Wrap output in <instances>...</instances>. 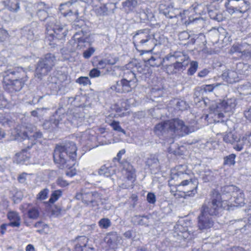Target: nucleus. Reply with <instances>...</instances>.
I'll use <instances>...</instances> for the list:
<instances>
[{
	"instance_id": "c03bdc74",
	"label": "nucleus",
	"mask_w": 251,
	"mask_h": 251,
	"mask_svg": "<svg viewBox=\"0 0 251 251\" xmlns=\"http://www.w3.org/2000/svg\"><path fill=\"white\" fill-rule=\"evenodd\" d=\"M198 67V64L196 61H192L190 63V67L188 69V73L190 75H193L196 72Z\"/></svg>"
},
{
	"instance_id": "423d86ee",
	"label": "nucleus",
	"mask_w": 251,
	"mask_h": 251,
	"mask_svg": "<svg viewBox=\"0 0 251 251\" xmlns=\"http://www.w3.org/2000/svg\"><path fill=\"white\" fill-rule=\"evenodd\" d=\"M151 34L149 29L137 31L133 36V43L136 49L142 48L146 49L144 52H151L153 49L154 43L151 41Z\"/></svg>"
},
{
	"instance_id": "7ed1b4c3",
	"label": "nucleus",
	"mask_w": 251,
	"mask_h": 251,
	"mask_svg": "<svg viewBox=\"0 0 251 251\" xmlns=\"http://www.w3.org/2000/svg\"><path fill=\"white\" fill-rule=\"evenodd\" d=\"M190 174L191 171L187 169L186 165H180L172 171L171 177L172 179L176 181L184 179L177 185L178 186L187 187V191L185 192V196L193 197L197 193L198 181L196 179L190 178Z\"/></svg>"
},
{
	"instance_id": "f257e3e1",
	"label": "nucleus",
	"mask_w": 251,
	"mask_h": 251,
	"mask_svg": "<svg viewBox=\"0 0 251 251\" xmlns=\"http://www.w3.org/2000/svg\"><path fill=\"white\" fill-rule=\"evenodd\" d=\"M223 195L216 191L212 192L211 202L208 206L203 205L199 216L198 226L201 230L212 226L213 222L210 216L218 215L224 209L229 210L233 206H242L245 203L244 194L242 190L234 185L225 186Z\"/></svg>"
},
{
	"instance_id": "7c9ffc66",
	"label": "nucleus",
	"mask_w": 251,
	"mask_h": 251,
	"mask_svg": "<svg viewBox=\"0 0 251 251\" xmlns=\"http://www.w3.org/2000/svg\"><path fill=\"white\" fill-rule=\"evenodd\" d=\"M236 139H237V135L232 132L226 133L223 135V140L227 143L232 144L235 142Z\"/></svg>"
},
{
	"instance_id": "5fc2aeb1",
	"label": "nucleus",
	"mask_w": 251,
	"mask_h": 251,
	"mask_svg": "<svg viewBox=\"0 0 251 251\" xmlns=\"http://www.w3.org/2000/svg\"><path fill=\"white\" fill-rule=\"evenodd\" d=\"M56 183L60 187H65L68 185V182L61 177L58 178L56 180Z\"/></svg>"
},
{
	"instance_id": "052dcab7",
	"label": "nucleus",
	"mask_w": 251,
	"mask_h": 251,
	"mask_svg": "<svg viewBox=\"0 0 251 251\" xmlns=\"http://www.w3.org/2000/svg\"><path fill=\"white\" fill-rule=\"evenodd\" d=\"M177 106L178 108L181 110H183L187 107L185 102L183 100L178 101L177 102Z\"/></svg>"
},
{
	"instance_id": "4468645a",
	"label": "nucleus",
	"mask_w": 251,
	"mask_h": 251,
	"mask_svg": "<svg viewBox=\"0 0 251 251\" xmlns=\"http://www.w3.org/2000/svg\"><path fill=\"white\" fill-rule=\"evenodd\" d=\"M174 237H177L178 239H188L190 234L186 227H184L179 223L174 226Z\"/></svg>"
},
{
	"instance_id": "f704fd0d",
	"label": "nucleus",
	"mask_w": 251,
	"mask_h": 251,
	"mask_svg": "<svg viewBox=\"0 0 251 251\" xmlns=\"http://www.w3.org/2000/svg\"><path fill=\"white\" fill-rule=\"evenodd\" d=\"M84 116L82 114H76V115L73 116V119L71 122L74 125L78 126L82 124Z\"/></svg>"
},
{
	"instance_id": "e433bc0d",
	"label": "nucleus",
	"mask_w": 251,
	"mask_h": 251,
	"mask_svg": "<svg viewBox=\"0 0 251 251\" xmlns=\"http://www.w3.org/2000/svg\"><path fill=\"white\" fill-rule=\"evenodd\" d=\"M62 192L60 190L54 191L51 195V197L49 201V202L53 203L58 200V199L62 196Z\"/></svg>"
},
{
	"instance_id": "9b49d317",
	"label": "nucleus",
	"mask_w": 251,
	"mask_h": 251,
	"mask_svg": "<svg viewBox=\"0 0 251 251\" xmlns=\"http://www.w3.org/2000/svg\"><path fill=\"white\" fill-rule=\"evenodd\" d=\"M137 85L133 81L122 79L118 81L116 84L111 87V89L118 93H127L132 91Z\"/></svg>"
},
{
	"instance_id": "5701e85b",
	"label": "nucleus",
	"mask_w": 251,
	"mask_h": 251,
	"mask_svg": "<svg viewBox=\"0 0 251 251\" xmlns=\"http://www.w3.org/2000/svg\"><path fill=\"white\" fill-rule=\"evenodd\" d=\"M122 1V8L125 10H131L137 5V0H119Z\"/></svg>"
},
{
	"instance_id": "ddd939ff",
	"label": "nucleus",
	"mask_w": 251,
	"mask_h": 251,
	"mask_svg": "<svg viewBox=\"0 0 251 251\" xmlns=\"http://www.w3.org/2000/svg\"><path fill=\"white\" fill-rule=\"evenodd\" d=\"M20 210L24 213L27 210V215L29 219L36 220L39 216V211L37 207L32 206L31 203H24L20 206Z\"/></svg>"
},
{
	"instance_id": "2eb2a0df",
	"label": "nucleus",
	"mask_w": 251,
	"mask_h": 251,
	"mask_svg": "<svg viewBox=\"0 0 251 251\" xmlns=\"http://www.w3.org/2000/svg\"><path fill=\"white\" fill-rule=\"evenodd\" d=\"M222 78L229 83H233L238 81L239 75L236 71L227 70L223 73Z\"/></svg>"
},
{
	"instance_id": "9d476101",
	"label": "nucleus",
	"mask_w": 251,
	"mask_h": 251,
	"mask_svg": "<svg viewBox=\"0 0 251 251\" xmlns=\"http://www.w3.org/2000/svg\"><path fill=\"white\" fill-rule=\"evenodd\" d=\"M10 75H16V72L11 70H8L3 73V82L8 87V89L12 88L15 91H20L23 87L25 80L23 78L17 79L16 77H9Z\"/></svg>"
},
{
	"instance_id": "13d9d810",
	"label": "nucleus",
	"mask_w": 251,
	"mask_h": 251,
	"mask_svg": "<svg viewBox=\"0 0 251 251\" xmlns=\"http://www.w3.org/2000/svg\"><path fill=\"white\" fill-rule=\"evenodd\" d=\"M157 159L153 157L152 158H149L146 161V164L149 167H151L155 164H157Z\"/></svg>"
},
{
	"instance_id": "09e8293b",
	"label": "nucleus",
	"mask_w": 251,
	"mask_h": 251,
	"mask_svg": "<svg viewBox=\"0 0 251 251\" xmlns=\"http://www.w3.org/2000/svg\"><path fill=\"white\" fill-rule=\"evenodd\" d=\"M100 71L98 69L94 68L89 72V76L92 78L98 77L100 75Z\"/></svg>"
},
{
	"instance_id": "bf43d9fd",
	"label": "nucleus",
	"mask_w": 251,
	"mask_h": 251,
	"mask_svg": "<svg viewBox=\"0 0 251 251\" xmlns=\"http://www.w3.org/2000/svg\"><path fill=\"white\" fill-rule=\"evenodd\" d=\"M78 43H77L76 49H81L85 46L83 45L85 42V40L83 38H78Z\"/></svg>"
},
{
	"instance_id": "69168bd1",
	"label": "nucleus",
	"mask_w": 251,
	"mask_h": 251,
	"mask_svg": "<svg viewBox=\"0 0 251 251\" xmlns=\"http://www.w3.org/2000/svg\"><path fill=\"white\" fill-rule=\"evenodd\" d=\"M246 138L247 140V146H251V132L250 133H246L245 134Z\"/></svg>"
},
{
	"instance_id": "864d4df0",
	"label": "nucleus",
	"mask_w": 251,
	"mask_h": 251,
	"mask_svg": "<svg viewBox=\"0 0 251 251\" xmlns=\"http://www.w3.org/2000/svg\"><path fill=\"white\" fill-rule=\"evenodd\" d=\"M7 158L0 159V171H3L7 166Z\"/></svg>"
},
{
	"instance_id": "c85d7f7f",
	"label": "nucleus",
	"mask_w": 251,
	"mask_h": 251,
	"mask_svg": "<svg viewBox=\"0 0 251 251\" xmlns=\"http://www.w3.org/2000/svg\"><path fill=\"white\" fill-rule=\"evenodd\" d=\"M133 221L135 224L140 225L148 226L149 224L148 218L147 216L136 215L133 218Z\"/></svg>"
},
{
	"instance_id": "412c9836",
	"label": "nucleus",
	"mask_w": 251,
	"mask_h": 251,
	"mask_svg": "<svg viewBox=\"0 0 251 251\" xmlns=\"http://www.w3.org/2000/svg\"><path fill=\"white\" fill-rule=\"evenodd\" d=\"M59 121L56 119L55 116H52L49 121H46L43 126L46 129L52 130L58 126Z\"/></svg>"
},
{
	"instance_id": "6e6552de",
	"label": "nucleus",
	"mask_w": 251,
	"mask_h": 251,
	"mask_svg": "<svg viewBox=\"0 0 251 251\" xmlns=\"http://www.w3.org/2000/svg\"><path fill=\"white\" fill-rule=\"evenodd\" d=\"M55 56L51 54H47L45 58L40 60L36 69V75L38 78L48 74L54 65L55 62Z\"/></svg>"
},
{
	"instance_id": "a211bd4d",
	"label": "nucleus",
	"mask_w": 251,
	"mask_h": 251,
	"mask_svg": "<svg viewBox=\"0 0 251 251\" xmlns=\"http://www.w3.org/2000/svg\"><path fill=\"white\" fill-rule=\"evenodd\" d=\"M120 237L115 233L107 234L104 238V241L107 244L109 248L114 249L117 248L118 241L120 240Z\"/></svg>"
},
{
	"instance_id": "79ce46f5",
	"label": "nucleus",
	"mask_w": 251,
	"mask_h": 251,
	"mask_svg": "<svg viewBox=\"0 0 251 251\" xmlns=\"http://www.w3.org/2000/svg\"><path fill=\"white\" fill-rule=\"evenodd\" d=\"M95 8H96V10L97 11V12L100 15L104 14L108 11L106 5L102 4L100 1L99 3V6H97V7H95Z\"/></svg>"
},
{
	"instance_id": "f8f14e48",
	"label": "nucleus",
	"mask_w": 251,
	"mask_h": 251,
	"mask_svg": "<svg viewBox=\"0 0 251 251\" xmlns=\"http://www.w3.org/2000/svg\"><path fill=\"white\" fill-rule=\"evenodd\" d=\"M250 46L246 43L234 44L231 49L230 52L239 53V56L243 59H248L251 57V51L249 48Z\"/></svg>"
},
{
	"instance_id": "dca6fc26",
	"label": "nucleus",
	"mask_w": 251,
	"mask_h": 251,
	"mask_svg": "<svg viewBox=\"0 0 251 251\" xmlns=\"http://www.w3.org/2000/svg\"><path fill=\"white\" fill-rule=\"evenodd\" d=\"M181 12L180 10L177 9H175L173 7L168 6L163 11V14L167 17L170 19L174 18H177L180 17L181 19L184 18V13Z\"/></svg>"
},
{
	"instance_id": "6e6d98bb",
	"label": "nucleus",
	"mask_w": 251,
	"mask_h": 251,
	"mask_svg": "<svg viewBox=\"0 0 251 251\" xmlns=\"http://www.w3.org/2000/svg\"><path fill=\"white\" fill-rule=\"evenodd\" d=\"M174 67L177 71H180L184 69L185 65L182 62H176L174 64Z\"/></svg>"
},
{
	"instance_id": "4d7b16f0",
	"label": "nucleus",
	"mask_w": 251,
	"mask_h": 251,
	"mask_svg": "<svg viewBox=\"0 0 251 251\" xmlns=\"http://www.w3.org/2000/svg\"><path fill=\"white\" fill-rule=\"evenodd\" d=\"M84 2L89 5H91L94 8L97 7L99 6L100 0H83Z\"/></svg>"
},
{
	"instance_id": "3c124183",
	"label": "nucleus",
	"mask_w": 251,
	"mask_h": 251,
	"mask_svg": "<svg viewBox=\"0 0 251 251\" xmlns=\"http://www.w3.org/2000/svg\"><path fill=\"white\" fill-rule=\"evenodd\" d=\"M95 50L93 48H90L83 52V57L88 59L94 53Z\"/></svg>"
},
{
	"instance_id": "a18cd8bd",
	"label": "nucleus",
	"mask_w": 251,
	"mask_h": 251,
	"mask_svg": "<svg viewBox=\"0 0 251 251\" xmlns=\"http://www.w3.org/2000/svg\"><path fill=\"white\" fill-rule=\"evenodd\" d=\"M106 60V62L108 65H114L118 61L119 59L117 57L109 55L106 58H105Z\"/></svg>"
},
{
	"instance_id": "58836bf2",
	"label": "nucleus",
	"mask_w": 251,
	"mask_h": 251,
	"mask_svg": "<svg viewBox=\"0 0 251 251\" xmlns=\"http://www.w3.org/2000/svg\"><path fill=\"white\" fill-rule=\"evenodd\" d=\"M0 123L4 126H10L12 121L10 120L8 116H6L4 114L0 113Z\"/></svg>"
},
{
	"instance_id": "c9c22d12",
	"label": "nucleus",
	"mask_w": 251,
	"mask_h": 251,
	"mask_svg": "<svg viewBox=\"0 0 251 251\" xmlns=\"http://www.w3.org/2000/svg\"><path fill=\"white\" fill-rule=\"evenodd\" d=\"M123 174H124L126 176L127 179L128 180L131 181V182L134 180L135 176L134 171L132 170L131 169H130L129 167L126 170H124Z\"/></svg>"
},
{
	"instance_id": "1a4fd4ad",
	"label": "nucleus",
	"mask_w": 251,
	"mask_h": 251,
	"mask_svg": "<svg viewBox=\"0 0 251 251\" xmlns=\"http://www.w3.org/2000/svg\"><path fill=\"white\" fill-rule=\"evenodd\" d=\"M167 124L169 131L178 136H183L192 132L190 128L186 126L183 121L178 119L169 120Z\"/></svg>"
},
{
	"instance_id": "8fccbe9b",
	"label": "nucleus",
	"mask_w": 251,
	"mask_h": 251,
	"mask_svg": "<svg viewBox=\"0 0 251 251\" xmlns=\"http://www.w3.org/2000/svg\"><path fill=\"white\" fill-rule=\"evenodd\" d=\"M147 200L150 203L154 204L156 202V196L152 193H149L147 195Z\"/></svg>"
},
{
	"instance_id": "f3484780",
	"label": "nucleus",
	"mask_w": 251,
	"mask_h": 251,
	"mask_svg": "<svg viewBox=\"0 0 251 251\" xmlns=\"http://www.w3.org/2000/svg\"><path fill=\"white\" fill-rule=\"evenodd\" d=\"M7 217L10 222L9 226L19 227L21 225V217L18 212L10 211L7 213Z\"/></svg>"
},
{
	"instance_id": "e2e57ef3",
	"label": "nucleus",
	"mask_w": 251,
	"mask_h": 251,
	"mask_svg": "<svg viewBox=\"0 0 251 251\" xmlns=\"http://www.w3.org/2000/svg\"><path fill=\"white\" fill-rule=\"evenodd\" d=\"M108 65L106 62L105 59H103L100 60L98 64V66L101 69L104 68L105 66Z\"/></svg>"
},
{
	"instance_id": "393cba45",
	"label": "nucleus",
	"mask_w": 251,
	"mask_h": 251,
	"mask_svg": "<svg viewBox=\"0 0 251 251\" xmlns=\"http://www.w3.org/2000/svg\"><path fill=\"white\" fill-rule=\"evenodd\" d=\"M122 79H125L131 82L133 81V83L137 84V79L135 74L133 72L128 69L124 70Z\"/></svg>"
},
{
	"instance_id": "37998d69",
	"label": "nucleus",
	"mask_w": 251,
	"mask_h": 251,
	"mask_svg": "<svg viewBox=\"0 0 251 251\" xmlns=\"http://www.w3.org/2000/svg\"><path fill=\"white\" fill-rule=\"evenodd\" d=\"M77 83L83 85V86H86L87 85L91 84V81L88 77L81 76L79 77L76 81Z\"/></svg>"
},
{
	"instance_id": "de8ad7c7",
	"label": "nucleus",
	"mask_w": 251,
	"mask_h": 251,
	"mask_svg": "<svg viewBox=\"0 0 251 251\" xmlns=\"http://www.w3.org/2000/svg\"><path fill=\"white\" fill-rule=\"evenodd\" d=\"M220 83L205 85L203 86V90L205 92H212L215 88L220 86Z\"/></svg>"
},
{
	"instance_id": "603ef678",
	"label": "nucleus",
	"mask_w": 251,
	"mask_h": 251,
	"mask_svg": "<svg viewBox=\"0 0 251 251\" xmlns=\"http://www.w3.org/2000/svg\"><path fill=\"white\" fill-rule=\"evenodd\" d=\"M78 243L77 244H81L82 247L85 248L86 244L88 242V238L85 236H80L77 238Z\"/></svg>"
},
{
	"instance_id": "338daca9",
	"label": "nucleus",
	"mask_w": 251,
	"mask_h": 251,
	"mask_svg": "<svg viewBox=\"0 0 251 251\" xmlns=\"http://www.w3.org/2000/svg\"><path fill=\"white\" fill-rule=\"evenodd\" d=\"M125 153L126 150L125 149L121 150L118 152L117 156L115 158V159H117L118 161H119L121 159L122 156L124 155Z\"/></svg>"
},
{
	"instance_id": "0e129e2a",
	"label": "nucleus",
	"mask_w": 251,
	"mask_h": 251,
	"mask_svg": "<svg viewBox=\"0 0 251 251\" xmlns=\"http://www.w3.org/2000/svg\"><path fill=\"white\" fill-rule=\"evenodd\" d=\"M156 60V58L153 56H151L150 59L148 60L149 64L151 66H158V64L155 62Z\"/></svg>"
},
{
	"instance_id": "473e14b6",
	"label": "nucleus",
	"mask_w": 251,
	"mask_h": 251,
	"mask_svg": "<svg viewBox=\"0 0 251 251\" xmlns=\"http://www.w3.org/2000/svg\"><path fill=\"white\" fill-rule=\"evenodd\" d=\"M164 40V37L159 33H155L154 34H151V41L154 43L153 48L155 46L163 43Z\"/></svg>"
},
{
	"instance_id": "b1692460",
	"label": "nucleus",
	"mask_w": 251,
	"mask_h": 251,
	"mask_svg": "<svg viewBox=\"0 0 251 251\" xmlns=\"http://www.w3.org/2000/svg\"><path fill=\"white\" fill-rule=\"evenodd\" d=\"M168 123V121L164 122H161L157 124L154 127V132L158 135H160L164 132L169 131L168 126H167Z\"/></svg>"
},
{
	"instance_id": "680f3d73",
	"label": "nucleus",
	"mask_w": 251,
	"mask_h": 251,
	"mask_svg": "<svg viewBox=\"0 0 251 251\" xmlns=\"http://www.w3.org/2000/svg\"><path fill=\"white\" fill-rule=\"evenodd\" d=\"M8 33L5 29L0 28V38L1 40H3L7 37Z\"/></svg>"
},
{
	"instance_id": "bb28decb",
	"label": "nucleus",
	"mask_w": 251,
	"mask_h": 251,
	"mask_svg": "<svg viewBox=\"0 0 251 251\" xmlns=\"http://www.w3.org/2000/svg\"><path fill=\"white\" fill-rule=\"evenodd\" d=\"M5 7L11 11H17L19 8V3L18 0H10L8 3L5 1L3 2Z\"/></svg>"
},
{
	"instance_id": "ea45409f",
	"label": "nucleus",
	"mask_w": 251,
	"mask_h": 251,
	"mask_svg": "<svg viewBox=\"0 0 251 251\" xmlns=\"http://www.w3.org/2000/svg\"><path fill=\"white\" fill-rule=\"evenodd\" d=\"M99 226L101 228L107 229L111 226V223L108 218H102L100 219L99 223Z\"/></svg>"
},
{
	"instance_id": "774afa93",
	"label": "nucleus",
	"mask_w": 251,
	"mask_h": 251,
	"mask_svg": "<svg viewBox=\"0 0 251 251\" xmlns=\"http://www.w3.org/2000/svg\"><path fill=\"white\" fill-rule=\"evenodd\" d=\"M245 116L247 119L251 121V107L245 112Z\"/></svg>"
},
{
	"instance_id": "20e7f679",
	"label": "nucleus",
	"mask_w": 251,
	"mask_h": 251,
	"mask_svg": "<svg viewBox=\"0 0 251 251\" xmlns=\"http://www.w3.org/2000/svg\"><path fill=\"white\" fill-rule=\"evenodd\" d=\"M37 15L41 21H44L47 19V31L49 35L48 38L50 40V37L54 40V38L57 39H62L64 38L67 34V29L64 25H62L59 22H57L53 17L47 18L48 13L44 10H39Z\"/></svg>"
},
{
	"instance_id": "2f4dec72",
	"label": "nucleus",
	"mask_w": 251,
	"mask_h": 251,
	"mask_svg": "<svg viewBox=\"0 0 251 251\" xmlns=\"http://www.w3.org/2000/svg\"><path fill=\"white\" fill-rule=\"evenodd\" d=\"M22 34L28 40H32L34 38V31L30 26H27L23 29Z\"/></svg>"
},
{
	"instance_id": "cd10ccee",
	"label": "nucleus",
	"mask_w": 251,
	"mask_h": 251,
	"mask_svg": "<svg viewBox=\"0 0 251 251\" xmlns=\"http://www.w3.org/2000/svg\"><path fill=\"white\" fill-rule=\"evenodd\" d=\"M238 91L240 93L244 96L251 94V84L247 82L246 84L241 85L238 87Z\"/></svg>"
},
{
	"instance_id": "49530a36",
	"label": "nucleus",
	"mask_w": 251,
	"mask_h": 251,
	"mask_svg": "<svg viewBox=\"0 0 251 251\" xmlns=\"http://www.w3.org/2000/svg\"><path fill=\"white\" fill-rule=\"evenodd\" d=\"M49 193L48 189H44L41 191L37 196V199L40 200H44L47 199Z\"/></svg>"
},
{
	"instance_id": "4be33fe9",
	"label": "nucleus",
	"mask_w": 251,
	"mask_h": 251,
	"mask_svg": "<svg viewBox=\"0 0 251 251\" xmlns=\"http://www.w3.org/2000/svg\"><path fill=\"white\" fill-rule=\"evenodd\" d=\"M75 0H72V2L68 1L64 3L61 4L60 5V11L64 16L70 15V13L72 14V10L69 7L74 2H75Z\"/></svg>"
},
{
	"instance_id": "72a5a7b5",
	"label": "nucleus",
	"mask_w": 251,
	"mask_h": 251,
	"mask_svg": "<svg viewBox=\"0 0 251 251\" xmlns=\"http://www.w3.org/2000/svg\"><path fill=\"white\" fill-rule=\"evenodd\" d=\"M124 104H126L125 102H123L122 103V106ZM113 109L115 110V111L118 114L119 116L122 117H125L129 114V112L125 111L127 108L126 107H121L119 106V105L116 104L114 106Z\"/></svg>"
},
{
	"instance_id": "a19ab883",
	"label": "nucleus",
	"mask_w": 251,
	"mask_h": 251,
	"mask_svg": "<svg viewBox=\"0 0 251 251\" xmlns=\"http://www.w3.org/2000/svg\"><path fill=\"white\" fill-rule=\"evenodd\" d=\"M18 156L19 157V162L20 163H25L27 158H29V155L25 150H23L21 152L19 153L18 154Z\"/></svg>"
},
{
	"instance_id": "4c0bfd02",
	"label": "nucleus",
	"mask_w": 251,
	"mask_h": 251,
	"mask_svg": "<svg viewBox=\"0 0 251 251\" xmlns=\"http://www.w3.org/2000/svg\"><path fill=\"white\" fill-rule=\"evenodd\" d=\"M236 155L234 154H231L224 158V164L227 166L233 165L235 163V159Z\"/></svg>"
},
{
	"instance_id": "0eeeda50",
	"label": "nucleus",
	"mask_w": 251,
	"mask_h": 251,
	"mask_svg": "<svg viewBox=\"0 0 251 251\" xmlns=\"http://www.w3.org/2000/svg\"><path fill=\"white\" fill-rule=\"evenodd\" d=\"M75 197L94 211L99 210L100 204L103 203L101 196L97 192L83 190L77 193Z\"/></svg>"
},
{
	"instance_id": "aec40b11",
	"label": "nucleus",
	"mask_w": 251,
	"mask_h": 251,
	"mask_svg": "<svg viewBox=\"0 0 251 251\" xmlns=\"http://www.w3.org/2000/svg\"><path fill=\"white\" fill-rule=\"evenodd\" d=\"M115 167L111 165H104L101 167L99 174L105 177H110L115 174Z\"/></svg>"
},
{
	"instance_id": "f03ea898",
	"label": "nucleus",
	"mask_w": 251,
	"mask_h": 251,
	"mask_svg": "<svg viewBox=\"0 0 251 251\" xmlns=\"http://www.w3.org/2000/svg\"><path fill=\"white\" fill-rule=\"evenodd\" d=\"M77 147L73 142H68L57 145L54 151L53 158L55 163L61 169L69 168L74 165L76 157Z\"/></svg>"
},
{
	"instance_id": "6ab92c4d",
	"label": "nucleus",
	"mask_w": 251,
	"mask_h": 251,
	"mask_svg": "<svg viewBox=\"0 0 251 251\" xmlns=\"http://www.w3.org/2000/svg\"><path fill=\"white\" fill-rule=\"evenodd\" d=\"M23 133L25 137H27L31 140H38L42 137V133L40 131H37L34 127H32L30 129H28L27 131H24Z\"/></svg>"
},
{
	"instance_id": "c756f323",
	"label": "nucleus",
	"mask_w": 251,
	"mask_h": 251,
	"mask_svg": "<svg viewBox=\"0 0 251 251\" xmlns=\"http://www.w3.org/2000/svg\"><path fill=\"white\" fill-rule=\"evenodd\" d=\"M106 122L111 126L114 130L122 132L124 134H126L125 130L122 128L119 122L116 121L115 120H113L112 121H108L106 120Z\"/></svg>"
},
{
	"instance_id": "39448f33",
	"label": "nucleus",
	"mask_w": 251,
	"mask_h": 251,
	"mask_svg": "<svg viewBox=\"0 0 251 251\" xmlns=\"http://www.w3.org/2000/svg\"><path fill=\"white\" fill-rule=\"evenodd\" d=\"M236 105L237 101L235 98L224 100L212 105L210 107L211 114H214L215 118L228 117L234 112Z\"/></svg>"
},
{
	"instance_id": "a878e982",
	"label": "nucleus",
	"mask_w": 251,
	"mask_h": 251,
	"mask_svg": "<svg viewBox=\"0 0 251 251\" xmlns=\"http://www.w3.org/2000/svg\"><path fill=\"white\" fill-rule=\"evenodd\" d=\"M245 135L242 138L236 139L235 143L233 146V148L237 151H241L244 148L245 145L247 146V140L245 139Z\"/></svg>"
}]
</instances>
